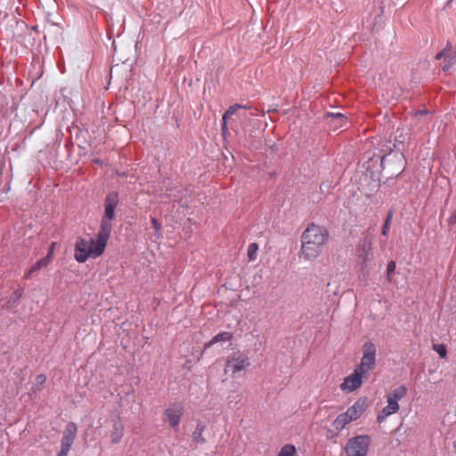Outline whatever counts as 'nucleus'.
<instances>
[{"label":"nucleus","instance_id":"nucleus-41","mask_svg":"<svg viewBox=\"0 0 456 456\" xmlns=\"http://www.w3.org/2000/svg\"><path fill=\"white\" fill-rule=\"evenodd\" d=\"M454 219H456V216H452L450 218V223H452Z\"/></svg>","mask_w":456,"mask_h":456},{"label":"nucleus","instance_id":"nucleus-43","mask_svg":"<svg viewBox=\"0 0 456 456\" xmlns=\"http://www.w3.org/2000/svg\"><path fill=\"white\" fill-rule=\"evenodd\" d=\"M95 163H100L99 159L94 160Z\"/></svg>","mask_w":456,"mask_h":456},{"label":"nucleus","instance_id":"nucleus-18","mask_svg":"<svg viewBox=\"0 0 456 456\" xmlns=\"http://www.w3.org/2000/svg\"><path fill=\"white\" fill-rule=\"evenodd\" d=\"M406 394V387L404 385H401L398 387L395 388L392 392H390L387 395V399L398 403V401L404 397Z\"/></svg>","mask_w":456,"mask_h":456},{"label":"nucleus","instance_id":"nucleus-6","mask_svg":"<svg viewBox=\"0 0 456 456\" xmlns=\"http://www.w3.org/2000/svg\"><path fill=\"white\" fill-rule=\"evenodd\" d=\"M77 427L74 422H69L63 431L61 440V450L62 454H68L77 437Z\"/></svg>","mask_w":456,"mask_h":456},{"label":"nucleus","instance_id":"nucleus-8","mask_svg":"<svg viewBox=\"0 0 456 456\" xmlns=\"http://www.w3.org/2000/svg\"><path fill=\"white\" fill-rule=\"evenodd\" d=\"M365 374L358 370L356 368L354 372L346 377L340 385V388L345 392H352L359 388L362 384V377Z\"/></svg>","mask_w":456,"mask_h":456},{"label":"nucleus","instance_id":"nucleus-4","mask_svg":"<svg viewBox=\"0 0 456 456\" xmlns=\"http://www.w3.org/2000/svg\"><path fill=\"white\" fill-rule=\"evenodd\" d=\"M376 366V346L370 342H365L362 346V356L360 364L356 367L363 374H367Z\"/></svg>","mask_w":456,"mask_h":456},{"label":"nucleus","instance_id":"nucleus-34","mask_svg":"<svg viewBox=\"0 0 456 456\" xmlns=\"http://www.w3.org/2000/svg\"><path fill=\"white\" fill-rule=\"evenodd\" d=\"M55 247H56V242H52L50 245V248L48 249V253H47L46 256L45 257V258L48 259L49 262L52 261Z\"/></svg>","mask_w":456,"mask_h":456},{"label":"nucleus","instance_id":"nucleus-5","mask_svg":"<svg viewBox=\"0 0 456 456\" xmlns=\"http://www.w3.org/2000/svg\"><path fill=\"white\" fill-rule=\"evenodd\" d=\"M250 365L248 357L240 351L231 354L226 360L224 371L226 373L232 372L235 374L240 370H245Z\"/></svg>","mask_w":456,"mask_h":456},{"label":"nucleus","instance_id":"nucleus-21","mask_svg":"<svg viewBox=\"0 0 456 456\" xmlns=\"http://www.w3.org/2000/svg\"><path fill=\"white\" fill-rule=\"evenodd\" d=\"M351 420L346 416V414L341 413L339 414L336 419L333 421L332 426L337 431L342 430Z\"/></svg>","mask_w":456,"mask_h":456},{"label":"nucleus","instance_id":"nucleus-35","mask_svg":"<svg viewBox=\"0 0 456 456\" xmlns=\"http://www.w3.org/2000/svg\"><path fill=\"white\" fill-rule=\"evenodd\" d=\"M389 228H390V224H387V221H385L384 224L382 226L381 233L384 236H387L389 232Z\"/></svg>","mask_w":456,"mask_h":456},{"label":"nucleus","instance_id":"nucleus-7","mask_svg":"<svg viewBox=\"0 0 456 456\" xmlns=\"http://www.w3.org/2000/svg\"><path fill=\"white\" fill-rule=\"evenodd\" d=\"M183 414V406L181 403H171L164 411V421L170 427L177 428Z\"/></svg>","mask_w":456,"mask_h":456},{"label":"nucleus","instance_id":"nucleus-14","mask_svg":"<svg viewBox=\"0 0 456 456\" xmlns=\"http://www.w3.org/2000/svg\"><path fill=\"white\" fill-rule=\"evenodd\" d=\"M165 190L161 193L160 197L167 198L173 200H177L181 198L182 190L179 186L175 184H166L164 182Z\"/></svg>","mask_w":456,"mask_h":456},{"label":"nucleus","instance_id":"nucleus-32","mask_svg":"<svg viewBox=\"0 0 456 456\" xmlns=\"http://www.w3.org/2000/svg\"><path fill=\"white\" fill-rule=\"evenodd\" d=\"M449 46H450V43H447L446 46L442 51H440L439 53H437L436 54L435 59L436 60H441V59L444 60Z\"/></svg>","mask_w":456,"mask_h":456},{"label":"nucleus","instance_id":"nucleus-11","mask_svg":"<svg viewBox=\"0 0 456 456\" xmlns=\"http://www.w3.org/2000/svg\"><path fill=\"white\" fill-rule=\"evenodd\" d=\"M118 203V194L116 191L110 192L104 200V215L102 217L114 219L115 208Z\"/></svg>","mask_w":456,"mask_h":456},{"label":"nucleus","instance_id":"nucleus-2","mask_svg":"<svg viewBox=\"0 0 456 456\" xmlns=\"http://www.w3.org/2000/svg\"><path fill=\"white\" fill-rule=\"evenodd\" d=\"M89 242L84 238H78L75 244L74 257L78 263H85L88 258H96L100 256L105 250L104 246H100L96 242V247L94 250H89Z\"/></svg>","mask_w":456,"mask_h":456},{"label":"nucleus","instance_id":"nucleus-9","mask_svg":"<svg viewBox=\"0 0 456 456\" xmlns=\"http://www.w3.org/2000/svg\"><path fill=\"white\" fill-rule=\"evenodd\" d=\"M248 109H250V107H248L247 105H240V104H233V105L230 106L227 109V110L224 113L223 118H222V121H223V123H222V132H223L224 134H225V133L228 130L227 125H228L229 118L232 115H237L239 118H245L246 117L245 112L240 113L239 111L240 110H246Z\"/></svg>","mask_w":456,"mask_h":456},{"label":"nucleus","instance_id":"nucleus-15","mask_svg":"<svg viewBox=\"0 0 456 456\" xmlns=\"http://www.w3.org/2000/svg\"><path fill=\"white\" fill-rule=\"evenodd\" d=\"M326 118L329 120V124L333 127L334 130L342 128L346 124V117L341 113H327Z\"/></svg>","mask_w":456,"mask_h":456},{"label":"nucleus","instance_id":"nucleus-12","mask_svg":"<svg viewBox=\"0 0 456 456\" xmlns=\"http://www.w3.org/2000/svg\"><path fill=\"white\" fill-rule=\"evenodd\" d=\"M371 243L367 240H363L357 245V256L361 261L362 268L367 267L368 263L370 262V255L371 254Z\"/></svg>","mask_w":456,"mask_h":456},{"label":"nucleus","instance_id":"nucleus-19","mask_svg":"<svg viewBox=\"0 0 456 456\" xmlns=\"http://www.w3.org/2000/svg\"><path fill=\"white\" fill-rule=\"evenodd\" d=\"M454 64H456V51L452 52L450 45L445 55L444 63L442 67V70L444 72H448Z\"/></svg>","mask_w":456,"mask_h":456},{"label":"nucleus","instance_id":"nucleus-10","mask_svg":"<svg viewBox=\"0 0 456 456\" xmlns=\"http://www.w3.org/2000/svg\"><path fill=\"white\" fill-rule=\"evenodd\" d=\"M112 220L113 219H107L105 217H102L101 221L100 229L97 233V241L99 242L101 247L104 246L105 248L112 230Z\"/></svg>","mask_w":456,"mask_h":456},{"label":"nucleus","instance_id":"nucleus-29","mask_svg":"<svg viewBox=\"0 0 456 456\" xmlns=\"http://www.w3.org/2000/svg\"><path fill=\"white\" fill-rule=\"evenodd\" d=\"M391 414H394V413L392 411H387V410L386 408H383V410L377 416V421L379 423H382Z\"/></svg>","mask_w":456,"mask_h":456},{"label":"nucleus","instance_id":"nucleus-37","mask_svg":"<svg viewBox=\"0 0 456 456\" xmlns=\"http://www.w3.org/2000/svg\"><path fill=\"white\" fill-rule=\"evenodd\" d=\"M392 217H393V211L392 210H389L387 214V216L385 218V221H387V224H390L391 223V220H392Z\"/></svg>","mask_w":456,"mask_h":456},{"label":"nucleus","instance_id":"nucleus-30","mask_svg":"<svg viewBox=\"0 0 456 456\" xmlns=\"http://www.w3.org/2000/svg\"><path fill=\"white\" fill-rule=\"evenodd\" d=\"M387 405L385 408L387 410V411H390L393 413H395L399 411L400 407H399L398 403L391 401V400H387Z\"/></svg>","mask_w":456,"mask_h":456},{"label":"nucleus","instance_id":"nucleus-26","mask_svg":"<svg viewBox=\"0 0 456 456\" xmlns=\"http://www.w3.org/2000/svg\"><path fill=\"white\" fill-rule=\"evenodd\" d=\"M258 249V246L256 243H251L249 244L248 248V256L249 260L253 261L256 258V252Z\"/></svg>","mask_w":456,"mask_h":456},{"label":"nucleus","instance_id":"nucleus-17","mask_svg":"<svg viewBox=\"0 0 456 456\" xmlns=\"http://www.w3.org/2000/svg\"><path fill=\"white\" fill-rule=\"evenodd\" d=\"M206 428V426L203 422L199 421L197 423L196 428L192 433V440L196 444H203L206 443V439L203 436V432Z\"/></svg>","mask_w":456,"mask_h":456},{"label":"nucleus","instance_id":"nucleus-36","mask_svg":"<svg viewBox=\"0 0 456 456\" xmlns=\"http://www.w3.org/2000/svg\"><path fill=\"white\" fill-rule=\"evenodd\" d=\"M89 250H94V248L96 247L97 242V237L95 239H91L89 241Z\"/></svg>","mask_w":456,"mask_h":456},{"label":"nucleus","instance_id":"nucleus-20","mask_svg":"<svg viewBox=\"0 0 456 456\" xmlns=\"http://www.w3.org/2000/svg\"><path fill=\"white\" fill-rule=\"evenodd\" d=\"M232 338V334L228 331H224L216 334L213 337V338L206 344L205 347H209L212 345L218 343V342H227L230 341Z\"/></svg>","mask_w":456,"mask_h":456},{"label":"nucleus","instance_id":"nucleus-22","mask_svg":"<svg viewBox=\"0 0 456 456\" xmlns=\"http://www.w3.org/2000/svg\"><path fill=\"white\" fill-rule=\"evenodd\" d=\"M23 291V288H19L16 290H14L9 300L6 302L4 307L6 309H12L18 302V300L22 297Z\"/></svg>","mask_w":456,"mask_h":456},{"label":"nucleus","instance_id":"nucleus-40","mask_svg":"<svg viewBox=\"0 0 456 456\" xmlns=\"http://www.w3.org/2000/svg\"><path fill=\"white\" fill-rule=\"evenodd\" d=\"M57 456H68V454H62V452L60 451L57 454Z\"/></svg>","mask_w":456,"mask_h":456},{"label":"nucleus","instance_id":"nucleus-3","mask_svg":"<svg viewBox=\"0 0 456 456\" xmlns=\"http://www.w3.org/2000/svg\"><path fill=\"white\" fill-rule=\"evenodd\" d=\"M370 444V437L367 435L356 436L350 438L345 451L347 456H366Z\"/></svg>","mask_w":456,"mask_h":456},{"label":"nucleus","instance_id":"nucleus-1","mask_svg":"<svg viewBox=\"0 0 456 456\" xmlns=\"http://www.w3.org/2000/svg\"><path fill=\"white\" fill-rule=\"evenodd\" d=\"M327 230L314 224H309L301 236L300 256L305 260L315 259L328 240Z\"/></svg>","mask_w":456,"mask_h":456},{"label":"nucleus","instance_id":"nucleus-27","mask_svg":"<svg viewBox=\"0 0 456 456\" xmlns=\"http://www.w3.org/2000/svg\"><path fill=\"white\" fill-rule=\"evenodd\" d=\"M433 349L438 354L441 358H444L447 354V350L444 345L436 344L433 346Z\"/></svg>","mask_w":456,"mask_h":456},{"label":"nucleus","instance_id":"nucleus-42","mask_svg":"<svg viewBox=\"0 0 456 456\" xmlns=\"http://www.w3.org/2000/svg\"><path fill=\"white\" fill-rule=\"evenodd\" d=\"M453 447L456 449V441L453 443Z\"/></svg>","mask_w":456,"mask_h":456},{"label":"nucleus","instance_id":"nucleus-28","mask_svg":"<svg viewBox=\"0 0 456 456\" xmlns=\"http://www.w3.org/2000/svg\"><path fill=\"white\" fill-rule=\"evenodd\" d=\"M391 414H394V413L392 411H387V410L386 408H383V410L377 416V421L379 423H382Z\"/></svg>","mask_w":456,"mask_h":456},{"label":"nucleus","instance_id":"nucleus-16","mask_svg":"<svg viewBox=\"0 0 456 456\" xmlns=\"http://www.w3.org/2000/svg\"><path fill=\"white\" fill-rule=\"evenodd\" d=\"M113 421V429L110 433L111 442L118 444L124 436V425L119 418H116Z\"/></svg>","mask_w":456,"mask_h":456},{"label":"nucleus","instance_id":"nucleus-38","mask_svg":"<svg viewBox=\"0 0 456 456\" xmlns=\"http://www.w3.org/2000/svg\"><path fill=\"white\" fill-rule=\"evenodd\" d=\"M35 272H31V268L28 271V273L25 274V279H29L30 276L34 273Z\"/></svg>","mask_w":456,"mask_h":456},{"label":"nucleus","instance_id":"nucleus-25","mask_svg":"<svg viewBox=\"0 0 456 456\" xmlns=\"http://www.w3.org/2000/svg\"><path fill=\"white\" fill-rule=\"evenodd\" d=\"M50 262L48 259L43 257L39 260H37L32 266H31V272H37L40 269L45 267Z\"/></svg>","mask_w":456,"mask_h":456},{"label":"nucleus","instance_id":"nucleus-39","mask_svg":"<svg viewBox=\"0 0 456 456\" xmlns=\"http://www.w3.org/2000/svg\"><path fill=\"white\" fill-rule=\"evenodd\" d=\"M390 155L389 154H387V155H384L382 158H381V166L384 165L385 161L387 160V157Z\"/></svg>","mask_w":456,"mask_h":456},{"label":"nucleus","instance_id":"nucleus-31","mask_svg":"<svg viewBox=\"0 0 456 456\" xmlns=\"http://www.w3.org/2000/svg\"><path fill=\"white\" fill-rule=\"evenodd\" d=\"M395 262L392 260V261L388 262L387 266V275L388 280H390L391 274L395 272Z\"/></svg>","mask_w":456,"mask_h":456},{"label":"nucleus","instance_id":"nucleus-33","mask_svg":"<svg viewBox=\"0 0 456 456\" xmlns=\"http://www.w3.org/2000/svg\"><path fill=\"white\" fill-rule=\"evenodd\" d=\"M151 223L155 232L159 233L161 230V223L159 222L155 217H151Z\"/></svg>","mask_w":456,"mask_h":456},{"label":"nucleus","instance_id":"nucleus-24","mask_svg":"<svg viewBox=\"0 0 456 456\" xmlns=\"http://www.w3.org/2000/svg\"><path fill=\"white\" fill-rule=\"evenodd\" d=\"M46 382V376L45 374H39L36 377V383L32 387V392L36 393L42 389Z\"/></svg>","mask_w":456,"mask_h":456},{"label":"nucleus","instance_id":"nucleus-13","mask_svg":"<svg viewBox=\"0 0 456 456\" xmlns=\"http://www.w3.org/2000/svg\"><path fill=\"white\" fill-rule=\"evenodd\" d=\"M365 411V402L359 399L345 412L351 421L357 419Z\"/></svg>","mask_w":456,"mask_h":456},{"label":"nucleus","instance_id":"nucleus-23","mask_svg":"<svg viewBox=\"0 0 456 456\" xmlns=\"http://www.w3.org/2000/svg\"><path fill=\"white\" fill-rule=\"evenodd\" d=\"M277 456H297V448L293 444H287L281 448Z\"/></svg>","mask_w":456,"mask_h":456}]
</instances>
